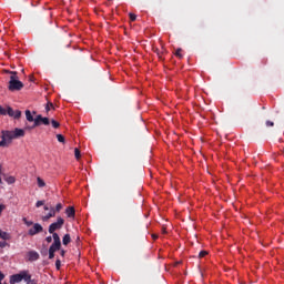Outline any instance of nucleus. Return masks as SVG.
Returning a JSON list of instances; mask_svg holds the SVG:
<instances>
[{"instance_id": "obj_1", "label": "nucleus", "mask_w": 284, "mask_h": 284, "mask_svg": "<svg viewBox=\"0 0 284 284\" xmlns=\"http://www.w3.org/2000/svg\"><path fill=\"white\" fill-rule=\"evenodd\" d=\"M23 88V82L19 81V77H17V72H11L10 81H9V90L11 92L19 91Z\"/></svg>"}, {"instance_id": "obj_2", "label": "nucleus", "mask_w": 284, "mask_h": 284, "mask_svg": "<svg viewBox=\"0 0 284 284\" xmlns=\"http://www.w3.org/2000/svg\"><path fill=\"white\" fill-rule=\"evenodd\" d=\"M65 223V220H63V217L59 216L57 219V222H53L49 225V234H52V236H54V234H57V230H61V227H63Z\"/></svg>"}, {"instance_id": "obj_3", "label": "nucleus", "mask_w": 284, "mask_h": 284, "mask_svg": "<svg viewBox=\"0 0 284 284\" xmlns=\"http://www.w3.org/2000/svg\"><path fill=\"white\" fill-rule=\"evenodd\" d=\"M61 250V237H59V233H53V243L49 247L50 252H59Z\"/></svg>"}, {"instance_id": "obj_4", "label": "nucleus", "mask_w": 284, "mask_h": 284, "mask_svg": "<svg viewBox=\"0 0 284 284\" xmlns=\"http://www.w3.org/2000/svg\"><path fill=\"white\" fill-rule=\"evenodd\" d=\"M45 211H49L48 214L43 215L41 219L43 222L45 221H50V219H54V216H57V212L54 211V206H48L44 205L43 207Z\"/></svg>"}, {"instance_id": "obj_5", "label": "nucleus", "mask_w": 284, "mask_h": 284, "mask_svg": "<svg viewBox=\"0 0 284 284\" xmlns=\"http://www.w3.org/2000/svg\"><path fill=\"white\" fill-rule=\"evenodd\" d=\"M45 211H49L48 214L43 215L41 219L43 222L45 221H50V219H54V216H57V212L54 211V206H48L44 205L43 207Z\"/></svg>"}, {"instance_id": "obj_6", "label": "nucleus", "mask_w": 284, "mask_h": 284, "mask_svg": "<svg viewBox=\"0 0 284 284\" xmlns=\"http://www.w3.org/2000/svg\"><path fill=\"white\" fill-rule=\"evenodd\" d=\"M41 123L43 125H50V119L48 118H42L41 114L37 115L34 118V123H33V128H39V125H41Z\"/></svg>"}, {"instance_id": "obj_7", "label": "nucleus", "mask_w": 284, "mask_h": 284, "mask_svg": "<svg viewBox=\"0 0 284 284\" xmlns=\"http://www.w3.org/2000/svg\"><path fill=\"white\" fill-rule=\"evenodd\" d=\"M40 232H43V226L39 223L33 224V227H31L28 231L29 236H37V234H40Z\"/></svg>"}, {"instance_id": "obj_8", "label": "nucleus", "mask_w": 284, "mask_h": 284, "mask_svg": "<svg viewBox=\"0 0 284 284\" xmlns=\"http://www.w3.org/2000/svg\"><path fill=\"white\" fill-rule=\"evenodd\" d=\"M8 116H11V119H21V111L20 110H12L11 106H8Z\"/></svg>"}, {"instance_id": "obj_9", "label": "nucleus", "mask_w": 284, "mask_h": 284, "mask_svg": "<svg viewBox=\"0 0 284 284\" xmlns=\"http://www.w3.org/2000/svg\"><path fill=\"white\" fill-rule=\"evenodd\" d=\"M39 252L37 251H29L27 253V258L30 261V263H33V261H39Z\"/></svg>"}, {"instance_id": "obj_10", "label": "nucleus", "mask_w": 284, "mask_h": 284, "mask_svg": "<svg viewBox=\"0 0 284 284\" xmlns=\"http://www.w3.org/2000/svg\"><path fill=\"white\" fill-rule=\"evenodd\" d=\"M2 136L6 139L9 143L13 141V139H17L14 136V131H2Z\"/></svg>"}, {"instance_id": "obj_11", "label": "nucleus", "mask_w": 284, "mask_h": 284, "mask_svg": "<svg viewBox=\"0 0 284 284\" xmlns=\"http://www.w3.org/2000/svg\"><path fill=\"white\" fill-rule=\"evenodd\" d=\"M13 134H14L16 139H21V138L26 136V130L20 129V128H16L13 130Z\"/></svg>"}, {"instance_id": "obj_12", "label": "nucleus", "mask_w": 284, "mask_h": 284, "mask_svg": "<svg viewBox=\"0 0 284 284\" xmlns=\"http://www.w3.org/2000/svg\"><path fill=\"white\" fill-rule=\"evenodd\" d=\"M21 281H23V276L20 274H14L10 276V283L14 284V283H21Z\"/></svg>"}, {"instance_id": "obj_13", "label": "nucleus", "mask_w": 284, "mask_h": 284, "mask_svg": "<svg viewBox=\"0 0 284 284\" xmlns=\"http://www.w3.org/2000/svg\"><path fill=\"white\" fill-rule=\"evenodd\" d=\"M0 239H2V241H10L12 239V235L0 229Z\"/></svg>"}, {"instance_id": "obj_14", "label": "nucleus", "mask_w": 284, "mask_h": 284, "mask_svg": "<svg viewBox=\"0 0 284 284\" xmlns=\"http://www.w3.org/2000/svg\"><path fill=\"white\" fill-rule=\"evenodd\" d=\"M65 214L69 219H74V214H75L74 206L67 207Z\"/></svg>"}, {"instance_id": "obj_15", "label": "nucleus", "mask_w": 284, "mask_h": 284, "mask_svg": "<svg viewBox=\"0 0 284 284\" xmlns=\"http://www.w3.org/2000/svg\"><path fill=\"white\" fill-rule=\"evenodd\" d=\"M20 276H23L22 281H26L27 283H30V281H33V280H31L32 276L30 274H28V272H26V271L21 272Z\"/></svg>"}, {"instance_id": "obj_16", "label": "nucleus", "mask_w": 284, "mask_h": 284, "mask_svg": "<svg viewBox=\"0 0 284 284\" xmlns=\"http://www.w3.org/2000/svg\"><path fill=\"white\" fill-rule=\"evenodd\" d=\"M26 119L29 121V123H34V116H32V112H30V110L26 111Z\"/></svg>"}, {"instance_id": "obj_17", "label": "nucleus", "mask_w": 284, "mask_h": 284, "mask_svg": "<svg viewBox=\"0 0 284 284\" xmlns=\"http://www.w3.org/2000/svg\"><path fill=\"white\" fill-rule=\"evenodd\" d=\"M4 181H6V183H8V185H12L13 183L17 182V179L14 176L10 175V176H7L4 179Z\"/></svg>"}, {"instance_id": "obj_18", "label": "nucleus", "mask_w": 284, "mask_h": 284, "mask_svg": "<svg viewBox=\"0 0 284 284\" xmlns=\"http://www.w3.org/2000/svg\"><path fill=\"white\" fill-rule=\"evenodd\" d=\"M71 241H72V237L70 236V234H65L62 239L63 245H68Z\"/></svg>"}, {"instance_id": "obj_19", "label": "nucleus", "mask_w": 284, "mask_h": 284, "mask_svg": "<svg viewBox=\"0 0 284 284\" xmlns=\"http://www.w3.org/2000/svg\"><path fill=\"white\" fill-rule=\"evenodd\" d=\"M38 187H45V181L41 178H37Z\"/></svg>"}, {"instance_id": "obj_20", "label": "nucleus", "mask_w": 284, "mask_h": 284, "mask_svg": "<svg viewBox=\"0 0 284 284\" xmlns=\"http://www.w3.org/2000/svg\"><path fill=\"white\" fill-rule=\"evenodd\" d=\"M0 114H1L2 116L8 115V106H7V108L0 106Z\"/></svg>"}, {"instance_id": "obj_21", "label": "nucleus", "mask_w": 284, "mask_h": 284, "mask_svg": "<svg viewBox=\"0 0 284 284\" xmlns=\"http://www.w3.org/2000/svg\"><path fill=\"white\" fill-rule=\"evenodd\" d=\"M1 141H0V148H6V145H8V141H7V139L6 138H3L2 135H1Z\"/></svg>"}, {"instance_id": "obj_22", "label": "nucleus", "mask_w": 284, "mask_h": 284, "mask_svg": "<svg viewBox=\"0 0 284 284\" xmlns=\"http://www.w3.org/2000/svg\"><path fill=\"white\" fill-rule=\"evenodd\" d=\"M22 221H23L24 225H27V227H30L31 225H34V222L28 221V219H26V217H23Z\"/></svg>"}, {"instance_id": "obj_23", "label": "nucleus", "mask_w": 284, "mask_h": 284, "mask_svg": "<svg viewBox=\"0 0 284 284\" xmlns=\"http://www.w3.org/2000/svg\"><path fill=\"white\" fill-rule=\"evenodd\" d=\"M57 139L59 141V143H65V138L61 134H57Z\"/></svg>"}, {"instance_id": "obj_24", "label": "nucleus", "mask_w": 284, "mask_h": 284, "mask_svg": "<svg viewBox=\"0 0 284 284\" xmlns=\"http://www.w3.org/2000/svg\"><path fill=\"white\" fill-rule=\"evenodd\" d=\"M61 210H63V204L58 203V204L55 205V207H54L55 213H57V212H61Z\"/></svg>"}, {"instance_id": "obj_25", "label": "nucleus", "mask_w": 284, "mask_h": 284, "mask_svg": "<svg viewBox=\"0 0 284 284\" xmlns=\"http://www.w3.org/2000/svg\"><path fill=\"white\" fill-rule=\"evenodd\" d=\"M74 156L75 159H81V151H79V149H74Z\"/></svg>"}, {"instance_id": "obj_26", "label": "nucleus", "mask_w": 284, "mask_h": 284, "mask_svg": "<svg viewBox=\"0 0 284 284\" xmlns=\"http://www.w3.org/2000/svg\"><path fill=\"white\" fill-rule=\"evenodd\" d=\"M51 125H52V128H59L61 124L58 122V121H55V120H51Z\"/></svg>"}, {"instance_id": "obj_27", "label": "nucleus", "mask_w": 284, "mask_h": 284, "mask_svg": "<svg viewBox=\"0 0 284 284\" xmlns=\"http://www.w3.org/2000/svg\"><path fill=\"white\" fill-rule=\"evenodd\" d=\"M42 205H45V201L40 200L36 203V207H41Z\"/></svg>"}, {"instance_id": "obj_28", "label": "nucleus", "mask_w": 284, "mask_h": 284, "mask_svg": "<svg viewBox=\"0 0 284 284\" xmlns=\"http://www.w3.org/2000/svg\"><path fill=\"white\" fill-rule=\"evenodd\" d=\"M50 108H54V104L52 102H49L45 106V111L50 112Z\"/></svg>"}, {"instance_id": "obj_29", "label": "nucleus", "mask_w": 284, "mask_h": 284, "mask_svg": "<svg viewBox=\"0 0 284 284\" xmlns=\"http://www.w3.org/2000/svg\"><path fill=\"white\" fill-rule=\"evenodd\" d=\"M199 256H200V258L207 256V251H201Z\"/></svg>"}, {"instance_id": "obj_30", "label": "nucleus", "mask_w": 284, "mask_h": 284, "mask_svg": "<svg viewBox=\"0 0 284 284\" xmlns=\"http://www.w3.org/2000/svg\"><path fill=\"white\" fill-rule=\"evenodd\" d=\"M55 268L61 270V260L55 261Z\"/></svg>"}, {"instance_id": "obj_31", "label": "nucleus", "mask_w": 284, "mask_h": 284, "mask_svg": "<svg viewBox=\"0 0 284 284\" xmlns=\"http://www.w3.org/2000/svg\"><path fill=\"white\" fill-rule=\"evenodd\" d=\"M129 17H130L131 21H136V14L129 13Z\"/></svg>"}, {"instance_id": "obj_32", "label": "nucleus", "mask_w": 284, "mask_h": 284, "mask_svg": "<svg viewBox=\"0 0 284 284\" xmlns=\"http://www.w3.org/2000/svg\"><path fill=\"white\" fill-rule=\"evenodd\" d=\"M273 125H274V122H272V121H266V126H267V128H273Z\"/></svg>"}, {"instance_id": "obj_33", "label": "nucleus", "mask_w": 284, "mask_h": 284, "mask_svg": "<svg viewBox=\"0 0 284 284\" xmlns=\"http://www.w3.org/2000/svg\"><path fill=\"white\" fill-rule=\"evenodd\" d=\"M49 258L50 260L54 258V252L53 251H49Z\"/></svg>"}, {"instance_id": "obj_34", "label": "nucleus", "mask_w": 284, "mask_h": 284, "mask_svg": "<svg viewBox=\"0 0 284 284\" xmlns=\"http://www.w3.org/2000/svg\"><path fill=\"white\" fill-rule=\"evenodd\" d=\"M52 239H54V237H52V236H47V237H45L47 243H52Z\"/></svg>"}, {"instance_id": "obj_35", "label": "nucleus", "mask_w": 284, "mask_h": 284, "mask_svg": "<svg viewBox=\"0 0 284 284\" xmlns=\"http://www.w3.org/2000/svg\"><path fill=\"white\" fill-rule=\"evenodd\" d=\"M34 128H36L34 125H32V126H24L23 130H24V132H26V130H34Z\"/></svg>"}, {"instance_id": "obj_36", "label": "nucleus", "mask_w": 284, "mask_h": 284, "mask_svg": "<svg viewBox=\"0 0 284 284\" xmlns=\"http://www.w3.org/2000/svg\"><path fill=\"white\" fill-rule=\"evenodd\" d=\"M3 278H6V275L0 272V283L3 281Z\"/></svg>"}, {"instance_id": "obj_37", "label": "nucleus", "mask_w": 284, "mask_h": 284, "mask_svg": "<svg viewBox=\"0 0 284 284\" xmlns=\"http://www.w3.org/2000/svg\"><path fill=\"white\" fill-rule=\"evenodd\" d=\"M175 54L181 58V57H182V55H181V49H178L176 52H175Z\"/></svg>"}, {"instance_id": "obj_38", "label": "nucleus", "mask_w": 284, "mask_h": 284, "mask_svg": "<svg viewBox=\"0 0 284 284\" xmlns=\"http://www.w3.org/2000/svg\"><path fill=\"white\" fill-rule=\"evenodd\" d=\"M6 245H8V243H6V242H0V247H6Z\"/></svg>"}, {"instance_id": "obj_39", "label": "nucleus", "mask_w": 284, "mask_h": 284, "mask_svg": "<svg viewBox=\"0 0 284 284\" xmlns=\"http://www.w3.org/2000/svg\"><path fill=\"white\" fill-rule=\"evenodd\" d=\"M4 209L6 206H3V204H0V213L3 212Z\"/></svg>"}, {"instance_id": "obj_40", "label": "nucleus", "mask_w": 284, "mask_h": 284, "mask_svg": "<svg viewBox=\"0 0 284 284\" xmlns=\"http://www.w3.org/2000/svg\"><path fill=\"white\" fill-rule=\"evenodd\" d=\"M27 284H37V281L32 280V281H29Z\"/></svg>"}, {"instance_id": "obj_41", "label": "nucleus", "mask_w": 284, "mask_h": 284, "mask_svg": "<svg viewBox=\"0 0 284 284\" xmlns=\"http://www.w3.org/2000/svg\"><path fill=\"white\" fill-rule=\"evenodd\" d=\"M168 231H165V227H162V234H166Z\"/></svg>"}, {"instance_id": "obj_42", "label": "nucleus", "mask_w": 284, "mask_h": 284, "mask_svg": "<svg viewBox=\"0 0 284 284\" xmlns=\"http://www.w3.org/2000/svg\"><path fill=\"white\" fill-rule=\"evenodd\" d=\"M60 254H61V256H65V251L62 250V251L60 252Z\"/></svg>"}, {"instance_id": "obj_43", "label": "nucleus", "mask_w": 284, "mask_h": 284, "mask_svg": "<svg viewBox=\"0 0 284 284\" xmlns=\"http://www.w3.org/2000/svg\"><path fill=\"white\" fill-rule=\"evenodd\" d=\"M0 174H1V169H0ZM1 183H3V181H2L1 178H0V185H1Z\"/></svg>"}, {"instance_id": "obj_44", "label": "nucleus", "mask_w": 284, "mask_h": 284, "mask_svg": "<svg viewBox=\"0 0 284 284\" xmlns=\"http://www.w3.org/2000/svg\"><path fill=\"white\" fill-rule=\"evenodd\" d=\"M152 237H153V239H159V236H156V235H152Z\"/></svg>"}]
</instances>
